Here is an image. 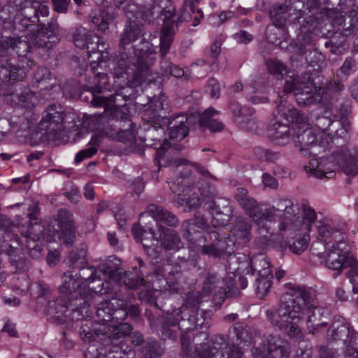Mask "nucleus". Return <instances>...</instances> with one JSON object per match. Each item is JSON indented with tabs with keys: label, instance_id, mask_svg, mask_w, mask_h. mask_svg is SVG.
<instances>
[{
	"label": "nucleus",
	"instance_id": "obj_23",
	"mask_svg": "<svg viewBox=\"0 0 358 358\" xmlns=\"http://www.w3.org/2000/svg\"><path fill=\"white\" fill-rule=\"evenodd\" d=\"M133 327L129 323H117L106 327L101 325L97 331L98 334H103V340L108 339L111 343L116 344L120 340L130 335Z\"/></svg>",
	"mask_w": 358,
	"mask_h": 358
},
{
	"label": "nucleus",
	"instance_id": "obj_22",
	"mask_svg": "<svg viewBox=\"0 0 358 358\" xmlns=\"http://www.w3.org/2000/svg\"><path fill=\"white\" fill-rule=\"evenodd\" d=\"M146 315H148L150 324L159 328V331L164 339L176 338L178 324L174 314L166 313L161 315L157 316L156 320H155L153 316L148 315V313H146Z\"/></svg>",
	"mask_w": 358,
	"mask_h": 358
},
{
	"label": "nucleus",
	"instance_id": "obj_24",
	"mask_svg": "<svg viewBox=\"0 0 358 358\" xmlns=\"http://www.w3.org/2000/svg\"><path fill=\"white\" fill-rule=\"evenodd\" d=\"M201 0H183V5L180 10L176 22L177 27L180 22H189L193 20L192 25L197 26L203 17V13L201 8L196 7V5L200 3Z\"/></svg>",
	"mask_w": 358,
	"mask_h": 358
},
{
	"label": "nucleus",
	"instance_id": "obj_33",
	"mask_svg": "<svg viewBox=\"0 0 358 358\" xmlns=\"http://www.w3.org/2000/svg\"><path fill=\"white\" fill-rule=\"evenodd\" d=\"M150 110H147L145 114L148 117V120H152L157 122H161L162 120L166 116V113L169 110V103L166 101V97L164 95H161L158 97L154 96L150 101Z\"/></svg>",
	"mask_w": 358,
	"mask_h": 358
},
{
	"label": "nucleus",
	"instance_id": "obj_30",
	"mask_svg": "<svg viewBox=\"0 0 358 358\" xmlns=\"http://www.w3.org/2000/svg\"><path fill=\"white\" fill-rule=\"evenodd\" d=\"M219 112L212 108H207L202 113L199 114L198 123L199 127L204 130H209L212 133L220 132L224 129V124L213 117Z\"/></svg>",
	"mask_w": 358,
	"mask_h": 358
},
{
	"label": "nucleus",
	"instance_id": "obj_62",
	"mask_svg": "<svg viewBox=\"0 0 358 358\" xmlns=\"http://www.w3.org/2000/svg\"><path fill=\"white\" fill-rule=\"evenodd\" d=\"M252 115H244L242 118L237 117L236 124L241 129L250 132H256L258 126L252 117Z\"/></svg>",
	"mask_w": 358,
	"mask_h": 358
},
{
	"label": "nucleus",
	"instance_id": "obj_10",
	"mask_svg": "<svg viewBox=\"0 0 358 358\" xmlns=\"http://www.w3.org/2000/svg\"><path fill=\"white\" fill-rule=\"evenodd\" d=\"M313 122L322 131L319 136H328L334 146L342 147L347 143L351 128L348 121L333 120L329 116L322 115L315 117Z\"/></svg>",
	"mask_w": 358,
	"mask_h": 358
},
{
	"label": "nucleus",
	"instance_id": "obj_56",
	"mask_svg": "<svg viewBox=\"0 0 358 358\" xmlns=\"http://www.w3.org/2000/svg\"><path fill=\"white\" fill-rule=\"evenodd\" d=\"M115 305L117 307H115L114 311H113V320L110 322L114 324L124 323V320L128 316L127 311V303L121 300H115Z\"/></svg>",
	"mask_w": 358,
	"mask_h": 358
},
{
	"label": "nucleus",
	"instance_id": "obj_44",
	"mask_svg": "<svg viewBox=\"0 0 358 358\" xmlns=\"http://www.w3.org/2000/svg\"><path fill=\"white\" fill-rule=\"evenodd\" d=\"M115 299L106 300L100 302L96 308V315L101 322H108L113 320V311L115 307H117L115 303Z\"/></svg>",
	"mask_w": 358,
	"mask_h": 358
},
{
	"label": "nucleus",
	"instance_id": "obj_43",
	"mask_svg": "<svg viewBox=\"0 0 358 358\" xmlns=\"http://www.w3.org/2000/svg\"><path fill=\"white\" fill-rule=\"evenodd\" d=\"M251 224L246 218L236 217L233 222L231 232L237 238L245 242L250 239Z\"/></svg>",
	"mask_w": 358,
	"mask_h": 358
},
{
	"label": "nucleus",
	"instance_id": "obj_15",
	"mask_svg": "<svg viewBox=\"0 0 358 358\" xmlns=\"http://www.w3.org/2000/svg\"><path fill=\"white\" fill-rule=\"evenodd\" d=\"M61 296L69 301H86L90 296L89 290L85 283L73 274V271H67L64 273L62 284L59 287Z\"/></svg>",
	"mask_w": 358,
	"mask_h": 358
},
{
	"label": "nucleus",
	"instance_id": "obj_63",
	"mask_svg": "<svg viewBox=\"0 0 358 358\" xmlns=\"http://www.w3.org/2000/svg\"><path fill=\"white\" fill-rule=\"evenodd\" d=\"M79 273L78 277L84 282H93L96 278L97 271L94 266H86L85 265L83 267L78 268Z\"/></svg>",
	"mask_w": 358,
	"mask_h": 358
},
{
	"label": "nucleus",
	"instance_id": "obj_32",
	"mask_svg": "<svg viewBox=\"0 0 358 358\" xmlns=\"http://www.w3.org/2000/svg\"><path fill=\"white\" fill-rule=\"evenodd\" d=\"M273 274L270 268L264 267L259 271L257 277L255 279L254 287L256 294L263 298L270 291L272 285Z\"/></svg>",
	"mask_w": 358,
	"mask_h": 358
},
{
	"label": "nucleus",
	"instance_id": "obj_16",
	"mask_svg": "<svg viewBox=\"0 0 358 358\" xmlns=\"http://www.w3.org/2000/svg\"><path fill=\"white\" fill-rule=\"evenodd\" d=\"M291 353L289 343L278 335L270 334L264 340L263 349L255 358H289Z\"/></svg>",
	"mask_w": 358,
	"mask_h": 358
},
{
	"label": "nucleus",
	"instance_id": "obj_14",
	"mask_svg": "<svg viewBox=\"0 0 358 358\" xmlns=\"http://www.w3.org/2000/svg\"><path fill=\"white\" fill-rule=\"evenodd\" d=\"M98 271L110 280L124 285L129 289H137L145 286L147 281L138 273L126 271L122 268H117L111 264L106 263L99 266Z\"/></svg>",
	"mask_w": 358,
	"mask_h": 358
},
{
	"label": "nucleus",
	"instance_id": "obj_51",
	"mask_svg": "<svg viewBox=\"0 0 358 358\" xmlns=\"http://www.w3.org/2000/svg\"><path fill=\"white\" fill-rule=\"evenodd\" d=\"M264 267L269 268L268 262L264 256L259 255L257 257H253L250 260L249 266L245 268V275H249L250 277H254L256 271L259 273V271L263 269Z\"/></svg>",
	"mask_w": 358,
	"mask_h": 358
},
{
	"label": "nucleus",
	"instance_id": "obj_25",
	"mask_svg": "<svg viewBox=\"0 0 358 358\" xmlns=\"http://www.w3.org/2000/svg\"><path fill=\"white\" fill-rule=\"evenodd\" d=\"M300 224V220L299 214L296 215V220H294V226L295 229L293 231V233L291 235H289L287 238H285V240L287 241V246L286 247H282L276 240L275 238L278 236L277 234H273L271 236V242L274 241L275 242L279 247L281 248L282 250H284L287 249V248L289 249V250L294 253L299 255L302 252H303L308 248V236H301L299 235L297 236H294L293 241L291 243L289 238L292 237L296 232V230L299 229V226Z\"/></svg>",
	"mask_w": 358,
	"mask_h": 358
},
{
	"label": "nucleus",
	"instance_id": "obj_47",
	"mask_svg": "<svg viewBox=\"0 0 358 358\" xmlns=\"http://www.w3.org/2000/svg\"><path fill=\"white\" fill-rule=\"evenodd\" d=\"M229 343L226 341L222 335H215L211 340L208 345H203L205 349H208L212 358H218L221 354L224 353Z\"/></svg>",
	"mask_w": 358,
	"mask_h": 358
},
{
	"label": "nucleus",
	"instance_id": "obj_42",
	"mask_svg": "<svg viewBox=\"0 0 358 358\" xmlns=\"http://www.w3.org/2000/svg\"><path fill=\"white\" fill-rule=\"evenodd\" d=\"M290 9L285 3L275 4L270 10V17L272 20L275 27L282 28L287 20L289 18L290 14L289 13Z\"/></svg>",
	"mask_w": 358,
	"mask_h": 358
},
{
	"label": "nucleus",
	"instance_id": "obj_28",
	"mask_svg": "<svg viewBox=\"0 0 358 358\" xmlns=\"http://www.w3.org/2000/svg\"><path fill=\"white\" fill-rule=\"evenodd\" d=\"M352 331H350L349 324L344 318L334 317V320L327 331V340L328 341H345L350 336Z\"/></svg>",
	"mask_w": 358,
	"mask_h": 358
},
{
	"label": "nucleus",
	"instance_id": "obj_29",
	"mask_svg": "<svg viewBox=\"0 0 358 358\" xmlns=\"http://www.w3.org/2000/svg\"><path fill=\"white\" fill-rule=\"evenodd\" d=\"M159 241L166 251L176 252L183 246L179 234L176 231L164 227H160Z\"/></svg>",
	"mask_w": 358,
	"mask_h": 358
},
{
	"label": "nucleus",
	"instance_id": "obj_3",
	"mask_svg": "<svg viewBox=\"0 0 358 358\" xmlns=\"http://www.w3.org/2000/svg\"><path fill=\"white\" fill-rule=\"evenodd\" d=\"M145 31L141 24L135 21L127 22L120 36L117 64L119 67L133 73L132 83L138 85L143 82L152 80L151 66L155 61V52L150 50L146 42V49L137 50L131 45L144 36Z\"/></svg>",
	"mask_w": 358,
	"mask_h": 358
},
{
	"label": "nucleus",
	"instance_id": "obj_49",
	"mask_svg": "<svg viewBox=\"0 0 358 358\" xmlns=\"http://www.w3.org/2000/svg\"><path fill=\"white\" fill-rule=\"evenodd\" d=\"M18 0H6L3 7L0 6V22H8L13 24L14 27V20L20 8L17 2Z\"/></svg>",
	"mask_w": 358,
	"mask_h": 358
},
{
	"label": "nucleus",
	"instance_id": "obj_61",
	"mask_svg": "<svg viewBox=\"0 0 358 358\" xmlns=\"http://www.w3.org/2000/svg\"><path fill=\"white\" fill-rule=\"evenodd\" d=\"M229 109L234 115V121L236 122L237 117L242 118L244 115H252L255 113V109L244 106L242 108L238 102H231Z\"/></svg>",
	"mask_w": 358,
	"mask_h": 358
},
{
	"label": "nucleus",
	"instance_id": "obj_54",
	"mask_svg": "<svg viewBox=\"0 0 358 358\" xmlns=\"http://www.w3.org/2000/svg\"><path fill=\"white\" fill-rule=\"evenodd\" d=\"M86 256L87 250L84 248H80L71 252L69 255L71 264L69 266L78 268L87 265Z\"/></svg>",
	"mask_w": 358,
	"mask_h": 358
},
{
	"label": "nucleus",
	"instance_id": "obj_53",
	"mask_svg": "<svg viewBox=\"0 0 358 358\" xmlns=\"http://www.w3.org/2000/svg\"><path fill=\"white\" fill-rule=\"evenodd\" d=\"M132 234L137 241H141L143 245V243L149 245V239L154 241L155 233L152 229H150L149 231L143 229L141 226L138 224H134L132 227Z\"/></svg>",
	"mask_w": 358,
	"mask_h": 358
},
{
	"label": "nucleus",
	"instance_id": "obj_59",
	"mask_svg": "<svg viewBox=\"0 0 358 358\" xmlns=\"http://www.w3.org/2000/svg\"><path fill=\"white\" fill-rule=\"evenodd\" d=\"M201 297V293L199 291L188 292L182 307H187L189 310L197 312L202 301Z\"/></svg>",
	"mask_w": 358,
	"mask_h": 358
},
{
	"label": "nucleus",
	"instance_id": "obj_26",
	"mask_svg": "<svg viewBox=\"0 0 358 358\" xmlns=\"http://www.w3.org/2000/svg\"><path fill=\"white\" fill-rule=\"evenodd\" d=\"M147 212L159 225V230L161 227H163L162 224L176 227L179 223L178 217L173 213L161 206L149 204L147 206Z\"/></svg>",
	"mask_w": 358,
	"mask_h": 358
},
{
	"label": "nucleus",
	"instance_id": "obj_60",
	"mask_svg": "<svg viewBox=\"0 0 358 358\" xmlns=\"http://www.w3.org/2000/svg\"><path fill=\"white\" fill-rule=\"evenodd\" d=\"M211 310H202L199 313V310L194 314V320L196 322V327L203 332L209 329L211 325Z\"/></svg>",
	"mask_w": 358,
	"mask_h": 358
},
{
	"label": "nucleus",
	"instance_id": "obj_13",
	"mask_svg": "<svg viewBox=\"0 0 358 358\" xmlns=\"http://www.w3.org/2000/svg\"><path fill=\"white\" fill-rule=\"evenodd\" d=\"M205 239L209 240L210 243L202 247V254L228 259L236 251L235 241L229 234L221 236L217 231L214 230L208 233Z\"/></svg>",
	"mask_w": 358,
	"mask_h": 358
},
{
	"label": "nucleus",
	"instance_id": "obj_58",
	"mask_svg": "<svg viewBox=\"0 0 358 358\" xmlns=\"http://www.w3.org/2000/svg\"><path fill=\"white\" fill-rule=\"evenodd\" d=\"M236 338V345H238L243 343H247L250 341L251 336L248 329L241 323H236L233 327L231 332Z\"/></svg>",
	"mask_w": 358,
	"mask_h": 358
},
{
	"label": "nucleus",
	"instance_id": "obj_64",
	"mask_svg": "<svg viewBox=\"0 0 358 358\" xmlns=\"http://www.w3.org/2000/svg\"><path fill=\"white\" fill-rule=\"evenodd\" d=\"M315 352L316 355L314 358H340L336 350L325 345H317Z\"/></svg>",
	"mask_w": 358,
	"mask_h": 358
},
{
	"label": "nucleus",
	"instance_id": "obj_11",
	"mask_svg": "<svg viewBox=\"0 0 358 358\" xmlns=\"http://www.w3.org/2000/svg\"><path fill=\"white\" fill-rule=\"evenodd\" d=\"M345 87L340 82L331 81L326 86L322 105L328 110L332 109L334 116L343 120L351 113V101L344 93Z\"/></svg>",
	"mask_w": 358,
	"mask_h": 358
},
{
	"label": "nucleus",
	"instance_id": "obj_20",
	"mask_svg": "<svg viewBox=\"0 0 358 358\" xmlns=\"http://www.w3.org/2000/svg\"><path fill=\"white\" fill-rule=\"evenodd\" d=\"M56 221L61 231L64 243L71 245L76 238V226L71 212L66 208H61L57 213Z\"/></svg>",
	"mask_w": 358,
	"mask_h": 358
},
{
	"label": "nucleus",
	"instance_id": "obj_1",
	"mask_svg": "<svg viewBox=\"0 0 358 358\" xmlns=\"http://www.w3.org/2000/svg\"><path fill=\"white\" fill-rule=\"evenodd\" d=\"M315 296V292L310 288L292 287L282 294L278 308L266 310V319L274 328L289 337L300 338L302 333L299 323L302 310H306L307 329L309 334H316L320 328L327 325L329 314L326 309L311 303Z\"/></svg>",
	"mask_w": 358,
	"mask_h": 358
},
{
	"label": "nucleus",
	"instance_id": "obj_2",
	"mask_svg": "<svg viewBox=\"0 0 358 358\" xmlns=\"http://www.w3.org/2000/svg\"><path fill=\"white\" fill-rule=\"evenodd\" d=\"M234 197L246 215L259 225L258 241L262 243V248H266L271 244V236L273 234L264 222L271 221L275 217L280 219L275 240L282 247L287 246V241L285 238L291 235L295 229L296 215L299 213L297 205L290 199L280 198L274 205L267 208L263 203H258L243 187L236 188L234 192Z\"/></svg>",
	"mask_w": 358,
	"mask_h": 358
},
{
	"label": "nucleus",
	"instance_id": "obj_27",
	"mask_svg": "<svg viewBox=\"0 0 358 358\" xmlns=\"http://www.w3.org/2000/svg\"><path fill=\"white\" fill-rule=\"evenodd\" d=\"M69 304V301L62 296L49 301L46 312L48 315L52 317L53 322L57 324H64Z\"/></svg>",
	"mask_w": 358,
	"mask_h": 358
},
{
	"label": "nucleus",
	"instance_id": "obj_41",
	"mask_svg": "<svg viewBox=\"0 0 358 358\" xmlns=\"http://www.w3.org/2000/svg\"><path fill=\"white\" fill-rule=\"evenodd\" d=\"M174 21L169 24L168 22L164 26L160 35V55L162 57L166 56L169 52L173 41L175 31L173 29Z\"/></svg>",
	"mask_w": 358,
	"mask_h": 358
},
{
	"label": "nucleus",
	"instance_id": "obj_21",
	"mask_svg": "<svg viewBox=\"0 0 358 358\" xmlns=\"http://www.w3.org/2000/svg\"><path fill=\"white\" fill-rule=\"evenodd\" d=\"M72 38L76 47L80 49H87L89 57H92V53L94 54L96 51H102L99 48L101 45L99 38L96 34L88 32L85 28L76 29L73 34Z\"/></svg>",
	"mask_w": 358,
	"mask_h": 358
},
{
	"label": "nucleus",
	"instance_id": "obj_5",
	"mask_svg": "<svg viewBox=\"0 0 358 358\" xmlns=\"http://www.w3.org/2000/svg\"><path fill=\"white\" fill-rule=\"evenodd\" d=\"M125 101L124 96L120 92L108 96L92 94L91 103L94 106L104 107V112L95 115L91 124L94 129L103 134L123 143H130L134 138V124L128 111L120 108L121 105H124Z\"/></svg>",
	"mask_w": 358,
	"mask_h": 358
},
{
	"label": "nucleus",
	"instance_id": "obj_37",
	"mask_svg": "<svg viewBox=\"0 0 358 358\" xmlns=\"http://www.w3.org/2000/svg\"><path fill=\"white\" fill-rule=\"evenodd\" d=\"M166 351L162 343L153 338L145 340L144 345L141 348L140 352L143 358H159Z\"/></svg>",
	"mask_w": 358,
	"mask_h": 358
},
{
	"label": "nucleus",
	"instance_id": "obj_57",
	"mask_svg": "<svg viewBox=\"0 0 358 358\" xmlns=\"http://www.w3.org/2000/svg\"><path fill=\"white\" fill-rule=\"evenodd\" d=\"M44 227L37 221L29 222V226L25 232L22 234L25 238H30L34 241H41L43 239Z\"/></svg>",
	"mask_w": 358,
	"mask_h": 358
},
{
	"label": "nucleus",
	"instance_id": "obj_55",
	"mask_svg": "<svg viewBox=\"0 0 358 358\" xmlns=\"http://www.w3.org/2000/svg\"><path fill=\"white\" fill-rule=\"evenodd\" d=\"M228 259H229V265H234L235 263L238 264L236 268H234L237 273H243L245 274V268H248L250 264V260L245 254L234 252L231 257H228Z\"/></svg>",
	"mask_w": 358,
	"mask_h": 358
},
{
	"label": "nucleus",
	"instance_id": "obj_45",
	"mask_svg": "<svg viewBox=\"0 0 358 358\" xmlns=\"http://www.w3.org/2000/svg\"><path fill=\"white\" fill-rule=\"evenodd\" d=\"M194 184V179L192 174L178 177L170 186L171 192L177 195H185L189 189Z\"/></svg>",
	"mask_w": 358,
	"mask_h": 358
},
{
	"label": "nucleus",
	"instance_id": "obj_48",
	"mask_svg": "<svg viewBox=\"0 0 358 358\" xmlns=\"http://www.w3.org/2000/svg\"><path fill=\"white\" fill-rule=\"evenodd\" d=\"M87 301V299L85 303L84 301H69L68 312L65 314L64 324H66L69 325L73 321L80 320L83 317L81 308Z\"/></svg>",
	"mask_w": 358,
	"mask_h": 358
},
{
	"label": "nucleus",
	"instance_id": "obj_40",
	"mask_svg": "<svg viewBox=\"0 0 358 358\" xmlns=\"http://www.w3.org/2000/svg\"><path fill=\"white\" fill-rule=\"evenodd\" d=\"M33 80L41 90H50L55 85V78L45 67H38L34 74Z\"/></svg>",
	"mask_w": 358,
	"mask_h": 358
},
{
	"label": "nucleus",
	"instance_id": "obj_18",
	"mask_svg": "<svg viewBox=\"0 0 358 358\" xmlns=\"http://www.w3.org/2000/svg\"><path fill=\"white\" fill-rule=\"evenodd\" d=\"M327 252L326 257L327 266L332 270H342L350 266H357L358 262L352 257L345 255V245L338 247V245L331 242L327 243Z\"/></svg>",
	"mask_w": 358,
	"mask_h": 358
},
{
	"label": "nucleus",
	"instance_id": "obj_8",
	"mask_svg": "<svg viewBox=\"0 0 358 358\" xmlns=\"http://www.w3.org/2000/svg\"><path fill=\"white\" fill-rule=\"evenodd\" d=\"M284 88L286 92H293L296 101L300 106H308L317 103L322 105L326 94V87L317 89L313 79L309 76L286 80Z\"/></svg>",
	"mask_w": 358,
	"mask_h": 358
},
{
	"label": "nucleus",
	"instance_id": "obj_46",
	"mask_svg": "<svg viewBox=\"0 0 358 358\" xmlns=\"http://www.w3.org/2000/svg\"><path fill=\"white\" fill-rule=\"evenodd\" d=\"M8 256L10 263L16 268L24 270L27 267V260L21 249L8 245L5 250Z\"/></svg>",
	"mask_w": 358,
	"mask_h": 358
},
{
	"label": "nucleus",
	"instance_id": "obj_6",
	"mask_svg": "<svg viewBox=\"0 0 358 358\" xmlns=\"http://www.w3.org/2000/svg\"><path fill=\"white\" fill-rule=\"evenodd\" d=\"M330 144L334 145L329 138L319 136V138L310 145L308 150L311 159L309 165L305 166L304 169L307 173L312 174L318 178H333L335 171L341 169L347 175L355 176L358 173V163L357 159L350 153L348 148L336 147V150L327 158L323 154L329 149Z\"/></svg>",
	"mask_w": 358,
	"mask_h": 358
},
{
	"label": "nucleus",
	"instance_id": "obj_7",
	"mask_svg": "<svg viewBox=\"0 0 358 358\" xmlns=\"http://www.w3.org/2000/svg\"><path fill=\"white\" fill-rule=\"evenodd\" d=\"M295 114V110L285 101H282L278 105L273 113L274 117L269 121L268 125V136L275 144L283 146L289 143L291 138L289 124L293 122Z\"/></svg>",
	"mask_w": 358,
	"mask_h": 358
},
{
	"label": "nucleus",
	"instance_id": "obj_50",
	"mask_svg": "<svg viewBox=\"0 0 358 358\" xmlns=\"http://www.w3.org/2000/svg\"><path fill=\"white\" fill-rule=\"evenodd\" d=\"M223 281L217 273L208 271L203 281L202 291L206 294L215 292L217 288H222Z\"/></svg>",
	"mask_w": 358,
	"mask_h": 358
},
{
	"label": "nucleus",
	"instance_id": "obj_38",
	"mask_svg": "<svg viewBox=\"0 0 358 358\" xmlns=\"http://www.w3.org/2000/svg\"><path fill=\"white\" fill-rule=\"evenodd\" d=\"M319 138V136L314 134L310 128L306 129H299L294 141L295 145L299 148L301 151H308L310 145Z\"/></svg>",
	"mask_w": 358,
	"mask_h": 358
},
{
	"label": "nucleus",
	"instance_id": "obj_17",
	"mask_svg": "<svg viewBox=\"0 0 358 358\" xmlns=\"http://www.w3.org/2000/svg\"><path fill=\"white\" fill-rule=\"evenodd\" d=\"M196 187L203 199H208L205 202L204 208L208 210H212V225L214 227L224 226L229 221V215L220 213V208L216 204L215 199L217 195V192L215 188L209 185L207 182H202L200 185V182H197Z\"/></svg>",
	"mask_w": 358,
	"mask_h": 358
},
{
	"label": "nucleus",
	"instance_id": "obj_19",
	"mask_svg": "<svg viewBox=\"0 0 358 358\" xmlns=\"http://www.w3.org/2000/svg\"><path fill=\"white\" fill-rule=\"evenodd\" d=\"M32 43L20 37L3 36L0 33V57L7 56L10 51L18 56H25L34 49Z\"/></svg>",
	"mask_w": 358,
	"mask_h": 358
},
{
	"label": "nucleus",
	"instance_id": "obj_12",
	"mask_svg": "<svg viewBox=\"0 0 358 358\" xmlns=\"http://www.w3.org/2000/svg\"><path fill=\"white\" fill-rule=\"evenodd\" d=\"M66 113L60 105H49L43 113L38 130L48 141H55L59 136Z\"/></svg>",
	"mask_w": 358,
	"mask_h": 358
},
{
	"label": "nucleus",
	"instance_id": "obj_4",
	"mask_svg": "<svg viewBox=\"0 0 358 358\" xmlns=\"http://www.w3.org/2000/svg\"><path fill=\"white\" fill-rule=\"evenodd\" d=\"M20 8L14 20V29L20 31L37 29L31 34L34 48L50 50L59 41V25L51 20L47 24L43 18L49 15V7L37 0H18Z\"/></svg>",
	"mask_w": 358,
	"mask_h": 358
},
{
	"label": "nucleus",
	"instance_id": "obj_9",
	"mask_svg": "<svg viewBox=\"0 0 358 358\" xmlns=\"http://www.w3.org/2000/svg\"><path fill=\"white\" fill-rule=\"evenodd\" d=\"M151 122V125L145 129V134L142 139L147 146L153 147L157 149L155 155V161L159 162V158L169 157L170 159H174L173 155L176 151H182L184 149L182 145L172 144L169 143L164 138L165 131L161 126V122L152 120H148Z\"/></svg>",
	"mask_w": 358,
	"mask_h": 358
},
{
	"label": "nucleus",
	"instance_id": "obj_34",
	"mask_svg": "<svg viewBox=\"0 0 358 358\" xmlns=\"http://www.w3.org/2000/svg\"><path fill=\"white\" fill-rule=\"evenodd\" d=\"M188 118L184 115H178L169 122V138L172 141H181L188 134L187 125Z\"/></svg>",
	"mask_w": 358,
	"mask_h": 358
},
{
	"label": "nucleus",
	"instance_id": "obj_39",
	"mask_svg": "<svg viewBox=\"0 0 358 358\" xmlns=\"http://www.w3.org/2000/svg\"><path fill=\"white\" fill-rule=\"evenodd\" d=\"M171 0H151V3L141 8L142 18L147 22H152L159 16L162 6H167Z\"/></svg>",
	"mask_w": 358,
	"mask_h": 358
},
{
	"label": "nucleus",
	"instance_id": "obj_35",
	"mask_svg": "<svg viewBox=\"0 0 358 358\" xmlns=\"http://www.w3.org/2000/svg\"><path fill=\"white\" fill-rule=\"evenodd\" d=\"M196 312L189 310L187 307H181L176 311L178 328L183 331H193L196 327L194 314Z\"/></svg>",
	"mask_w": 358,
	"mask_h": 358
},
{
	"label": "nucleus",
	"instance_id": "obj_52",
	"mask_svg": "<svg viewBox=\"0 0 358 358\" xmlns=\"http://www.w3.org/2000/svg\"><path fill=\"white\" fill-rule=\"evenodd\" d=\"M166 163L169 166H179L181 165L189 164L192 166L195 170L201 174L204 177H211L210 173L203 166L198 163H192L184 158H174V159H170L169 157L166 158Z\"/></svg>",
	"mask_w": 358,
	"mask_h": 358
},
{
	"label": "nucleus",
	"instance_id": "obj_36",
	"mask_svg": "<svg viewBox=\"0 0 358 358\" xmlns=\"http://www.w3.org/2000/svg\"><path fill=\"white\" fill-rule=\"evenodd\" d=\"M318 234L324 238L323 242L326 245L327 243L329 242H331V245L332 243L338 245L339 248L345 245L344 235L339 230L333 228L329 224H322L320 226L318 227Z\"/></svg>",
	"mask_w": 358,
	"mask_h": 358
},
{
	"label": "nucleus",
	"instance_id": "obj_31",
	"mask_svg": "<svg viewBox=\"0 0 358 358\" xmlns=\"http://www.w3.org/2000/svg\"><path fill=\"white\" fill-rule=\"evenodd\" d=\"M27 76L24 68L13 65L9 60L0 64V79L2 82L20 81Z\"/></svg>",
	"mask_w": 358,
	"mask_h": 358
}]
</instances>
